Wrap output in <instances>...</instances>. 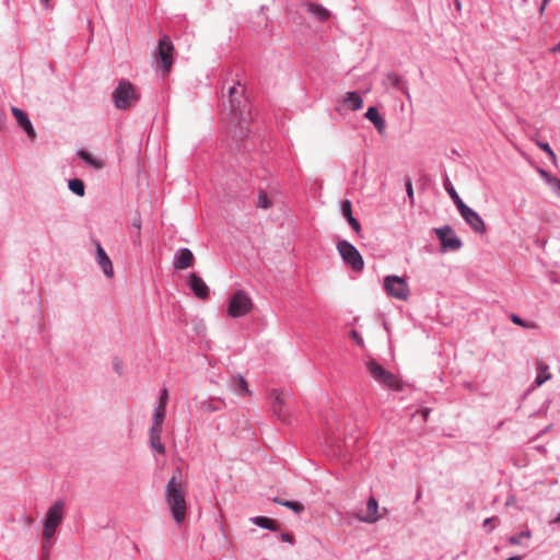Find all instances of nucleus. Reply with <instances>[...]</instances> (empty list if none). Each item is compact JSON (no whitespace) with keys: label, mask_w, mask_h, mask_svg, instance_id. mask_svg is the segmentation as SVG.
<instances>
[{"label":"nucleus","mask_w":560,"mask_h":560,"mask_svg":"<svg viewBox=\"0 0 560 560\" xmlns=\"http://www.w3.org/2000/svg\"><path fill=\"white\" fill-rule=\"evenodd\" d=\"M165 502L177 525H182L186 517L187 502L186 489L180 479V471L172 476L165 486Z\"/></svg>","instance_id":"1"},{"label":"nucleus","mask_w":560,"mask_h":560,"mask_svg":"<svg viewBox=\"0 0 560 560\" xmlns=\"http://www.w3.org/2000/svg\"><path fill=\"white\" fill-rule=\"evenodd\" d=\"M168 404V390L163 387L155 402V408L151 417V427L149 430V442L152 451L156 454L164 455L165 447L161 441L162 425L166 418V407Z\"/></svg>","instance_id":"2"},{"label":"nucleus","mask_w":560,"mask_h":560,"mask_svg":"<svg viewBox=\"0 0 560 560\" xmlns=\"http://www.w3.org/2000/svg\"><path fill=\"white\" fill-rule=\"evenodd\" d=\"M65 514V503L56 501L48 510L43 529V549L45 560L48 557L50 539L54 537L58 526L61 524Z\"/></svg>","instance_id":"3"},{"label":"nucleus","mask_w":560,"mask_h":560,"mask_svg":"<svg viewBox=\"0 0 560 560\" xmlns=\"http://www.w3.org/2000/svg\"><path fill=\"white\" fill-rule=\"evenodd\" d=\"M366 369L370 375L385 389L400 392L404 389V383L392 372L387 371L375 360L366 362Z\"/></svg>","instance_id":"4"},{"label":"nucleus","mask_w":560,"mask_h":560,"mask_svg":"<svg viewBox=\"0 0 560 560\" xmlns=\"http://www.w3.org/2000/svg\"><path fill=\"white\" fill-rule=\"evenodd\" d=\"M173 44L167 36L159 40V46L154 50V68L158 74L165 77L173 65Z\"/></svg>","instance_id":"5"},{"label":"nucleus","mask_w":560,"mask_h":560,"mask_svg":"<svg viewBox=\"0 0 560 560\" xmlns=\"http://www.w3.org/2000/svg\"><path fill=\"white\" fill-rule=\"evenodd\" d=\"M254 308V302L244 290L235 291L229 299L228 315L238 318L247 315Z\"/></svg>","instance_id":"6"},{"label":"nucleus","mask_w":560,"mask_h":560,"mask_svg":"<svg viewBox=\"0 0 560 560\" xmlns=\"http://www.w3.org/2000/svg\"><path fill=\"white\" fill-rule=\"evenodd\" d=\"M337 249L342 260L349 265L352 270L361 271L364 268V261L360 252L348 241H339Z\"/></svg>","instance_id":"7"},{"label":"nucleus","mask_w":560,"mask_h":560,"mask_svg":"<svg viewBox=\"0 0 560 560\" xmlns=\"http://www.w3.org/2000/svg\"><path fill=\"white\" fill-rule=\"evenodd\" d=\"M384 289L388 295L400 301H406L410 293L407 281L394 275L384 278Z\"/></svg>","instance_id":"8"},{"label":"nucleus","mask_w":560,"mask_h":560,"mask_svg":"<svg viewBox=\"0 0 560 560\" xmlns=\"http://www.w3.org/2000/svg\"><path fill=\"white\" fill-rule=\"evenodd\" d=\"M270 397L272 399L271 408L273 415L282 422H288L290 420V409L288 405L289 395L278 389H273Z\"/></svg>","instance_id":"9"},{"label":"nucleus","mask_w":560,"mask_h":560,"mask_svg":"<svg viewBox=\"0 0 560 560\" xmlns=\"http://www.w3.org/2000/svg\"><path fill=\"white\" fill-rule=\"evenodd\" d=\"M115 105L119 109H126L136 101L135 90L130 83L121 82L114 92Z\"/></svg>","instance_id":"10"},{"label":"nucleus","mask_w":560,"mask_h":560,"mask_svg":"<svg viewBox=\"0 0 560 560\" xmlns=\"http://www.w3.org/2000/svg\"><path fill=\"white\" fill-rule=\"evenodd\" d=\"M443 249L457 250L462 247V241L455 235L452 228L444 225L434 230Z\"/></svg>","instance_id":"11"},{"label":"nucleus","mask_w":560,"mask_h":560,"mask_svg":"<svg viewBox=\"0 0 560 560\" xmlns=\"http://www.w3.org/2000/svg\"><path fill=\"white\" fill-rule=\"evenodd\" d=\"M458 211L474 232L478 234H483L486 232L483 219L474 209L466 205L465 207H460V210Z\"/></svg>","instance_id":"12"},{"label":"nucleus","mask_w":560,"mask_h":560,"mask_svg":"<svg viewBox=\"0 0 560 560\" xmlns=\"http://www.w3.org/2000/svg\"><path fill=\"white\" fill-rule=\"evenodd\" d=\"M187 284L198 299H208L209 287L199 276H197L196 273H190L187 277Z\"/></svg>","instance_id":"13"},{"label":"nucleus","mask_w":560,"mask_h":560,"mask_svg":"<svg viewBox=\"0 0 560 560\" xmlns=\"http://www.w3.org/2000/svg\"><path fill=\"white\" fill-rule=\"evenodd\" d=\"M192 252L187 247H183L176 250L174 255L173 266L177 270H184L189 268L192 265Z\"/></svg>","instance_id":"14"},{"label":"nucleus","mask_w":560,"mask_h":560,"mask_svg":"<svg viewBox=\"0 0 560 560\" xmlns=\"http://www.w3.org/2000/svg\"><path fill=\"white\" fill-rule=\"evenodd\" d=\"M358 517L361 522L366 524H374L381 518V515L378 514V502L373 495H371L366 501L365 513Z\"/></svg>","instance_id":"15"},{"label":"nucleus","mask_w":560,"mask_h":560,"mask_svg":"<svg viewBox=\"0 0 560 560\" xmlns=\"http://www.w3.org/2000/svg\"><path fill=\"white\" fill-rule=\"evenodd\" d=\"M11 112L20 127L26 132L27 137L31 140H34L36 138V132L26 113L18 107H12Z\"/></svg>","instance_id":"16"},{"label":"nucleus","mask_w":560,"mask_h":560,"mask_svg":"<svg viewBox=\"0 0 560 560\" xmlns=\"http://www.w3.org/2000/svg\"><path fill=\"white\" fill-rule=\"evenodd\" d=\"M96 260H97L98 265L101 266L105 276L107 278H113L114 277V268H113L112 260L109 259V257L107 256L106 252L104 250V248L101 246L100 243H96Z\"/></svg>","instance_id":"17"},{"label":"nucleus","mask_w":560,"mask_h":560,"mask_svg":"<svg viewBox=\"0 0 560 560\" xmlns=\"http://www.w3.org/2000/svg\"><path fill=\"white\" fill-rule=\"evenodd\" d=\"M229 388L238 396L250 395L246 380L240 374L230 378Z\"/></svg>","instance_id":"18"},{"label":"nucleus","mask_w":560,"mask_h":560,"mask_svg":"<svg viewBox=\"0 0 560 560\" xmlns=\"http://www.w3.org/2000/svg\"><path fill=\"white\" fill-rule=\"evenodd\" d=\"M365 117L374 125V127L377 129V131L380 133H382L385 130L386 121L381 116V114L376 107H373V106L369 107L365 113Z\"/></svg>","instance_id":"19"},{"label":"nucleus","mask_w":560,"mask_h":560,"mask_svg":"<svg viewBox=\"0 0 560 560\" xmlns=\"http://www.w3.org/2000/svg\"><path fill=\"white\" fill-rule=\"evenodd\" d=\"M341 103L347 106L348 109L358 110L362 107L363 100L358 92H347Z\"/></svg>","instance_id":"20"},{"label":"nucleus","mask_w":560,"mask_h":560,"mask_svg":"<svg viewBox=\"0 0 560 560\" xmlns=\"http://www.w3.org/2000/svg\"><path fill=\"white\" fill-rule=\"evenodd\" d=\"M444 188L445 190L447 191V194L450 195V197L452 198V200L454 201L457 210H460V207H465L466 203L463 201V199L459 197L458 192L456 191V189L454 188L453 184L451 183L450 178L447 175L444 176Z\"/></svg>","instance_id":"21"},{"label":"nucleus","mask_w":560,"mask_h":560,"mask_svg":"<svg viewBox=\"0 0 560 560\" xmlns=\"http://www.w3.org/2000/svg\"><path fill=\"white\" fill-rule=\"evenodd\" d=\"M342 214L346 217V219H347L348 223L351 225L352 230L355 233H359L361 231V225H360L359 221L352 214L351 202L349 200H346L342 205Z\"/></svg>","instance_id":"22"},{"label":"nucleus","mask_w":560,"mask_h":560,"mask_svg":"<svg viewBox=\"0 0 560 560\" xmlns=\"http://www.w3.org/2000/svg\"><path fill=\"white\" fill-rule=\"evenodd\" d=\"M537 365H538V373L534 381L535 387L541 386L544 383H546L547 381H549L551 378V374L548 372L549 371L548 364L544 363L542 361H538Z\"/></svg>","instance_id":"23"},{"label":"nucleus","mask_w":560,"mask_h":560,"mask_svg":"<svg viewBox=\"0 0 560 560\" xmlns=\"http://www.w3.org/2000/svg\"><path fill=\"white\" fill-rule=\"evenodd\" d=\"M250 522L260 528H265L271 532L278 529L277 522L267 516H254L250 518Z\"/></svg>","instance_id":"24"},{"label":"nucleus","mask_w":560,"mask_h":560,"mask_svg":"<svg viewBox=\"0 0 560 560\" xmlns=\"http://www.w3.org/2000/svg\"><path fill=\"white\" fill-rule=\"evenodd\" d=\"M224 401L221 399H208L200 402V408L207 412H217L222 409Z\"/></svg>","instance_id":"25"},{"label":"nucleus","mask_w":560,"mask_h":560,"mask_svg":"<svg viewBox=\"0 0 560 560\" xmlns=\"http://www.w3.org/2000/svg\"><path fill=\"white\" fill-rule=\"evenodd\" d=\"M79 156L84 160L88 164H90L95 170H101L104 167V162L94 158L90 152L85 150H81L79 152Z\"/></svg>","instance_id":"26"},{"label":"nucleus","mask_w":560,"mask_h":560,"mask_svg":"<svg viewBox=\"0 0 560 560\" xmlns=\"http://www.w3.org/2000/svg\"><path fill=\"white\" fill-rule=\"evenodd\" d=\"M238 85L240 83L234 84L229 89V95H230V103L232 110L236 114L240 109L242 101L235 97V94L238 93Z\"/></svg>","instance_id":"27"},{"label":"nucleus","mask_w":560,"mask_h":560,"mask_svg":"<svg viewBox=\"0 0 560 560\" xmlns=\"http://www.w3.org/2000/svg\"><path fill=\"white\" fill-rule=\"evenodd\" d=\"M308 11L316 15L320 21H326L330 14L327 9L315 3H311L308 5Z\"/></svg>","instance_id":"28"},{"label":"nucleus","mask_w":560,"mask_h":560,"mask_svg":"<svg viewBox=\"0 0 560 560\" xmlns=\"http://www.w3.org/2000/svg\"><path fill=\"white\" fill-rule=\"evenodd\" d=\"M69 189L79 197H83L85 194L84 183L79 178L69 180Z\"/></svg>","instance_id":"29"},{"label":"nucleus","mask_w":560,"mask_h":560,"mask_svg":"<svg viewBox=\"0 0 560 560\" xmlns=\"http://www.w3.org/2000/svg\"><path fill=\"white\" fill-rule=\"evenodd\" d=\"M273 501L280 505H283V506H287V508L293 510L295 513H301L304 510V505L298 501H287V500H280L277 498Z\"/></svg>","instance_id":"30"},{"label":"nucleus","mask_w":560,"mask_h":560,"mask_svg":"<svg viewBox=\"0 0 560 560\" xmlns=\"http://www.w3.org/2000/svg\"><path fill=\"white\" fill-rule=\"evenodd\" d=\"M532 537V532L527 528L523 532H521L520 534L517 535H512L509 537L508 541L510 545L512 546H517V545H521L522 544V540L524 538H530Z\"/></svg>","instance_id":"31"},{"label":"nucleus","mask_w":560,"mask_h":560,"mask_svg":"<svg viewBox=\"0 0 560 560\" xmlns=\"http://www.w3.org/2000/svg\"><path fill=\"white\" fill-rule=\"evenodd\" d=\"M271 206L272 201L269 196L264 190H260L258 194L257 207L267 210L271 208Z\"/></svg>","instance_id":"32"},{"label":"nucleus","mask_w":560,"mask_h":560,"mask_svg":"<svg viewBox=\"0 0 560 560\" xmlns=\"http://www.w3.org/2000/svg\"><path fill=\"white\" fill-rule=\"evenodd\" d=\"M539 174L548 184L553 187V189L556 188V182H560L559 178L551 176L547 171L542 168L539 170Z\"/></svg>","instance_id":"33"},{"label":"nucleus","mask_w":560,"mask_h":560,"mask_svg":"<svg viewBox=\"0 0 560 560\" xmlns=\"http://www.w3.org/2000/svg\"><path fill=\"white\" fill-rule=\"evenodd\" d=\"M536 144L538 145V148L540 150H542L545 153H547L551 159H553V160L556 159V154L552 151V149L548 142L536 141Z\"/></svg>","instance_id":"34"},{"label":"nucleus","mask_w":560,"mask_h":560,"mask_svg":"<svg viewBox=\"0 0 560 560\" xmlns=\"http://www.w3.org/2000/svg\"><path fill=\"white\" fill-rule=\"evenodd\" d=\"M510 318H511V320H512L514 324H516V325H518V326H522V327H524V328H529V327H532V325H530V324H528L527 322L523 320V319H522L520 316H517L516 314H511Z\"/></svg>","instance_id":"35"},{"label":"nucleus","mask_w":560,"mask_h":560,"mask_svg":"<svg viewBox=\"0 0 560 560\" xmlns=\"http://www.w3.org/2000/svg\"><path fill=\"white\" fill-rule=\"evenodd\" d=\"M387 80L393 86L400 89V78L396 73H388Z\"/></svg>","instance_id":"36"},{"label":"nucleus","mask_w":560,"mask_h":560,"mask_svg":"<svg viewBox=\"0 0 560 560\" xmlns=\"http://www.w3.org/2000/svg\"><path fill=\"white\" fill-rule=\"evenodd\" d=\"M431 412V409L428 407H423L419 409L417 412L412 413V417H416L418 413L421 415L422 420L425 422L429 418V415Z\"/></svg>","instance_id":"37"},{"label":"nucleus","mask_w":560,"mask_h":560,"mask_svg":"<svg viewBox=\"0 0 560 560\" xmlns=\"http://www.w3.org/2000/svg\"><path fill=\"white\" fill-rule=\"evenodd\" d=\"M350 336L358 346L363 345V338L357 330H351Z\"/></svg>","instance_id":"38"},{"label":"nucleus","mask_w":560,"mask_h":560,"mask_svg":"<svg viewBox=\"0 0 560 560\" xmlns=\"http://www.w3.org/2000/svg\"><path fill=\"white\" fill-rule=\"evenodd\" d=\"M406 191H407V195L410 198V201L412 203L413 202V188H412V183H411L410 178H408L406 182Z\"/></svg>","instance_id":"39"},{"label":"nucleus","mask_w":560,"mask_h":560,"mask_svg":"<svg viewBox=\"0 0 560 560\" xmlns=\"http://www.w3.org/2000/svg\"><path fill=\"white\" fill-rule=\"evenodd\" d=\"M113 365L118 374H122V361L120 359L115 358L113 361Z\"/></svg>","instance_id":"40"},{"label":"nucleus","mask_w":560,"mask_h":560,"mask_svg":"<svg viewBox=\"0 0 560 560\" xmlns=\"http://www.w3.org/2000/svg\"><path fill=\"white\" fill-rule=\"evenodd\" d=\"M281 539L285 542L293 544V537L289 533H282Z\"/></svg>","instance_id":"41"},{"label":"nucleus","mask_w":560,"mask_h":560,"mask_svg":"<svg viewBox=\"0 0 560 560\" xmlns=\"http://www.w3.org/2000/svg\"><path fill=\"white\" fill-rule=\"evenodd\" d=\"M551 0H542L540 7H539V13L540 15L544 14L545 10H546V5L550 2Z\"/></svg>","instance_id":"42"},{"label":"nucleus","mask_w":560,"mask_h":560,"mask_svg":"<svg viewBox=\"0 0 560 560\" xmlns=\"http://www.w3.org/2000/svg\"><path fill=\"white\" fill-rule=\"evenodd\" d=\"M492 521H493V518H492V517L486 518V520L483 521V526H485V527H488V526L492 523Z\"/></svg>","instance_id":"43"},{"label":"nucleus","mask_w":560,"mask_h":560,"mask_svg":"<svg viewBox=\"0 0 560 560\" xmlns=\"http://www.w3.org/2000/svg\"><path fill=\"white\" fill-rule=\"evenodd\" d=\"M521 559H522V557H521V556H512V557L506 558V559H504V560H521Z\"/></svg>","instance_id":"44"},{"label":"nucleus","mask_w":560,"mask_h":560,"mask_svg":"<svg viewBox=\"0 0 560 560\" xmlns=\"http://www.w3.org/2000/svg\"><path fill=\"white\" fill-rule=\"evenodd\" d=\"M555 190L558 192V195L560 196V182H556V188Z\"/></svg>","instance_id":"45"},{"label":"nucleus","mask_w":560,"mask_h":560,"mask_svg":"<svg viewBox=\"0 0 560 560\" xmlns=\"http://www.w3.org/2000/svg\"><path fill=\"white\" fill-rule=\"evenodd\" d=\"M553 51H560V42L555 46Z\"/></svg>","instance_id":"46"},{"label":"nucleus","mask_w":560,"mask_h":560,"mask_svg":"<svg viewBox=\"0 0 560 560\" xmlns=\"http://www.w3.org/2000/svg\"><path fill=\"white\" fill-rule=\"evenodd\" d=\"M555 522L556 523H560V513L558 514V516L555 518Z\"/></svg>","instance_id":"47"},{"label":"nucleus","mask_w":560,"mask_h":560,"mask_svg":"<svg viewBox=\"0 0 560 560\" xmlns=\"http://www.w3.org/2000/svg\"><path fill=\"white\" fill-rule=\"evenodd\" d=\"M43 3H45L46 5H48V2L49 0H40Z\"/></svg>","instance_id":"48"},{"label":"nucleus","mask_w":560,"mask_h":560,"mask_svg":"<svg viewBox=\"0 0 560 560\" xmlns=\"http://www.w3.org/2000/svg\"><path fill=\"white\" fill-rule=\"evenodd\" d=\"M550 428H551V425L547 427V428L544 430V432L549 431V430H550Z\"/></svg>","instance_id":"49"}]
</instances>
